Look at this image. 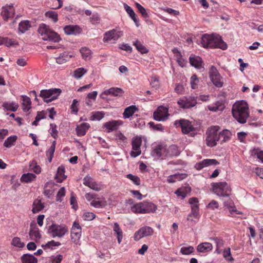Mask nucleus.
<instances>
[{"label": "nucleus", "instance_id": "obj_1", "mask_svg": "<svg viewBox=\"0 0 263 263\" xmlns=\"http://www.w3.org/2000/svg\"><path fill=\"white\" fill-rule=\"evenodd\" d=\"M200 42L204 48H218L225 50L228 47L227 44L219 35L205 34L202 36Z\"/></svg>", "mask_w": 263, "mask_h": 263}, {"label": "nucleus", "instance_id": "obj_2", "mask_svg": "<svg viewBox=\"0 0 263 263\" xmlns=\"http://www.w3.org/2000/svg\"><path fill=\"white\" fill-rule=\"evenodd\" d=\"M232 112L233 117L240 123H246L249 117L248 104L244 101L235 103L232 107Z\"/></svg>", "mask_w": 263, "mask_h": 263}, {"label": "nucleus", "instance_id": "obj_3", "mask_svg": "<svg viewBox=\"0 0 263 263\" xmlns=\"http://www.w3.org/2000/svg\"><path fill=\"white\" fill-rule=\"evenodd\" d=\"M38 32L44 41L56 43L59 42L61 40L60 35L57 32L51 30L48 26L44 24L40 25L38 29Z\"/></svg>", "mask_w": 263, "mask_h": 263}, {"label": "nucleus", "instance_id": "obj_4", "mask_svg": "<svg viewBox=\"0 0 263 263\" xmlns=\"http://www.w3.org/2000/svg\"><path fill=\"white\" fill-rule=\"evenodd\" d=\"M156 209L157 206L154 203L146 201L137 203L131 207L133 212L138 214L154 212Z\"/></svg>", "mask_w": 263, "mask_h": 263}, {"label": "nucleus", "instance_id": "obj_5", "mask_svg": "<svg viewBox=\"0 0 263 263\" xmlns=\"http://www.w3.org/2000/svg\"><path fill=\"white\" fill-rule=\"evenodd\" d=\"M212 186L213 192L217 196L227 197L231 194V189L226 182L213 183Z\"/></svg>", "mask_w": 263, "mask_h": 263}, {"label": "nucleus", "instance_id": "obj_6", "mask_svg": "<svg viewBox=\"0 0 263 263\" xmlns=\"http://www.w3.org/2000/svg\"><path fill=\"white\" fill-rule=\"evenodd\" d=\"M219 128L218 126H212L207 130L205 141L208 146L213 147L216 145L217 142L219 141L218 132Z\"/></svg>", "mask_w": 263, "mask_h": 263}, {"label": "nucleus", "instance_id": "obj_7", "mask_svg": "<svg viewBox=\"0 0 263 263\" xmlns=\"http://www.w3.org/2000/svg\"><path fill=\"white\" fill-rule=\"evenodd\" d=\"M61 92V90L59 88L44 89L41 91L40 96L43 98L45 102L49 103L57 99Z\"/></svg>", "mask_w": 263, "mask_h": 263}, {"label": "nucleus", "instance_id": "obj_8", "mask_svg": "<svg viewBox=\"0 0 263 263\" xmlns=\"http://www.w3.org/2000/svg\"><path fill=\"white\" fill-rule=\"evenodd\" d=\"M47 232L53 238L62 237L67 233L68 229L64 226L52 223L49 227Z\"/></svg>", "mask_w": 263, "mask_h": 263}, {"label": "nucleus", "instance_id": "obj_9", "mask_svg": "<svg viewBox=\"0 0 263 263\" xmlns=\"http://www.w3.org/2000/svg\"><path fill=\"white\" fill-rule=\"evenodd\" d=\"M209 74L211 81L216 87L221 88L223 86V78L214 66H211Z\"/></svg>", "mask_w": 263, "mask_h": 263}, {"label": "nucleus", "instance_id": "obj_10", "mask_svg": "<svg viewBox=\"0 0 263 263\" xmlns=\"http://www.w3.org/2000/svg\"><path fill=\"white\" fill-rule=\"evenodd\" d=\"M154 232V231L152 228L148 226H144L135 233L134 239L135 241H139L143 237L153 235Z\"/></svg>", "mask_w": 263, "mask_h": 263}, {"label": "nucleus", "instance_id": "obj_11", "mask_svg": "<svg viewBox=\"0 0 263 263\" xmlns=\"http://www.w3.org/2000/svg\"><path fill=\"white\" fill-rule=\"evenodd\" d=\"M122 35L123 32L122 31L112 29L104 34L103 41L104 42H109L112 41V43H115Z\"/></svg>", "mask_w": 263, "mask_h": 263}, {"label": "nucleus", "instance_id": "obj_12", "mask_svg": "<svg viewBox=\"0 0 263 263\" xmlns=\"http://www.w3.org/2000/svg\"><path fill=\"white\" fill-rule=\"evenodd\" d=\"M168 115L167 108L163 106H159L158 107L157 110L154 112L153 116L155 120L161 121L165 120Z\"/></svg>", "mask_w": 263, "mask_h": 263}, {"label": "nucleus", "instance_id": "obj_13", "mask_svg": "<svg viewBox=\"0 0 263 263\" xmlns=\"http://www.w3.org/2000/svg\"><path fill=\"white\" fill-rule=\"evenodd\" d=\"M142 144V140L141 138L135 137L132 140V149L133 151L130 152V156L132 157H136L141 154V151L140 150V146Z\"/></svg>", "mask_w": 263, "mask_h": 263}, {"label": "nucleus", "instance_id": "obj_14", "mask_svg": "<svg viewBox=\"0 0 263 263\" xmlns=\"http://www.w3.org/2000/svg\"><path fill=\"white\" fill-rule=\"evenodd\" d=\"M198 200L196 197H192L189 200V203L191 205L192 214L189 215L187 220H193L191 217L193 215L194 217L197 218L198 216L199 208L198 205Z\"/></svg>", "mask_w": 263, "mask_h": 263}, {"label": "nucleus", "instance_id": "obj_15", "mask_svg": "<svg viewBox=\"0 0 263 263\" xmlns=\"http://www.w3.org/2000/svg\"><path fill=\"white\" fill-rule=\"evenodd\" d=\"M81 235V228L78 223L74 222L71 231V240L73 242L77 244Z\"/></svg>", "mask_w": 263, "mask_h": 263}, {"label": "nucleus", "instance_id": "obj_16", "mask_svg": "<svg viewBox=\"0 0 263 263\" xmlns=\"http://www.w3.org/2000/svg\"><path fill=\"white\" fill-rule=\"evenodd\" d=\"M219 164V162L215 159H205L202 161L197 163L195 165V167L197 170H201L204 167L210 165H216Z\"/></svg>", "mask_w": 263, "mask_h": 263}, {"label": "nucleus", "instance_id": "obj_17", "mask_svg": "<svg viewBox=\"0 0 263 263\" xmlns=\"http://www.w3.org/2000/svg\"><path fill=\"white\" fill-rule=\"evenodd\" d=\"M1 14L4 20L6 21L9 18L13 17L14 14V9L13 5L3 7Z\"/></svg>", "mask_w": 263, "mask_h": 263}, {"label": "nucleus", "instance_id": "obj_18", "mask_svg": "<svg viewBox=\"0 0 263 263\" xmlns=\"http://www.w3.org/2000/svg\"><path fill=\"white\" fill-rule=\"evenodd\" d=\"M124 93V91L122 89L118 87H111L108 89L104 90L101 95V97L104 99L102 96L105 95H111L115 97H121Z\"/></svg>", "mask_w": 263, "mask_h": 263}, {"label": "nucleus", "instance_id": "obj_19", "mask_svg": "<svg viewBox=\"0 0 263 263\" xmlns=\"http://www.w3.org/2000/svg\"><path fill=\"white\" fill-rule=\"evenodd\" d=\"M195 130V128L191 122L189 120L182 119V133L185 134H190L191 136L194 135L191 132Z\"/></svg>", "mask_w": 263, "mask_h": 263}, {"label": "nucleus", "instance_id": "obj_20", "mask_svg": "<svg viewBox=\"0 0 263 263\" xmlns=\"http://www.w3.org/2000/svg\"><path fill=\"white\" fill-rule=\"evenodd\" d=\"M123 122L121 120H112L107 122L104 124V126L108 130V132L116 130L118 127L122 125Z\"/></svg>", "mask_w": 263, "mask_h": 263}, {"label": "nucleus", "instance_id": "obj_21", "mask_svg": "<svg viewBox=\"0 0 263 263\" xmlns=\"http://www.w3.org/2000/svg\"><path fill=\"white\" fill-rule=\"evenodd\" d=\"M166 147L165 145L160 144L156 147L152 152V155L154 157L159 158L161 156L166 154Z\"/></svg>", "mask_w": 263, "mask_h": 263}, {"label": "nucleus", "instance_id": "obj_22", "mask_svg": "<svg viewBox=\"0 0 263 263\" xmlns=\"http://www.w3.org/2000/svg\"><path fill=\"white\" fill-rule=\"evenodd\" d=\"M29 236L31 240L39 239L41 237V235L35 223H31L30 225Z\"/></svg>", "mask_w": 263, "mask_h": 263}, {"label": "nucleus", "instance_id": "obj_23", "mask_svg": "<svg viewBox=\"0 0 263 263\" xmlns=\"http://www.w3.org/2000/svg\"><path fill=\"white\" fill-rule=\"evenodd\" d=\"M81 30V29L77 25H67L64 28V31L67 35H77L80 33Z\"/></svg>", "mask_w": 263, "mask_h": 263}, {"label": "nucleus", "instance_id": "obj_24", "mask_svg": "<svg viewBox=\"0 0 263 263\" xmlns=\"http://www.w3.org/2000/svg\"><path fill=\"white\" fill-rule=\"evenodd\" d=\"M212 244L208 242L200 243L197 247V250L200 253H206L212 251Z\"/></svg>", "mask_w": 263, "mask_h": 263}, {"label": "nucleus", "instance_id": "obj_25", "mask_svg": "<svg viewBox=\"0 0 263 263\" xmlns=\"http://www.w3.org/2000/svg\"><path fill=\"white\" fill-rule=\"evenodd\" d=\"M189 61L191 65L197 69L203 67L202 59L198 56L192 55L190 57Z\"/></svg>", "mask_w": 263, "mask_h": 263}, {"label": "nucleus", "instance_id": "obj_26", "mask_svg": "<svg viewBox=\"0 0 263 263\" xmlns=\"http://www.w3.org/2000/svg\"><path fill=\"white\" fill-rule=\"evenodd\" d=\"M124 8L125 10H126V12L129 14V16L131 17V18L133 20L134 23H135V25L137 27H139L140 24L139 23V20L137 17V15L134 12L133 9L129 6L126 4H124Z\"/></svg>", "mask_w": 263, "mask_h": 263}, {"label": "nucleus", "instance_id": "obj_27", "mask_svg": "<svg viewBox=\"0 0 263 263\" xmlns=\"http://www.w3.org/2000/svg\"><path fill=\"white\" fill-rule=\"evenodd\" d=\"M231 136V133L229 130H223L218 134L219 141L221 143L226 142L230 139Z\"/></svg>", "mask_w": 263, "mask_h": 263}, {"label": "nucleus", "instance_id": "obj_28", "mask_svg": "<svg viewBox=\"0 0 263 263\" xmlns=\"http://www.w3.org/2000/svg\"><path fill=\"white\" fill-rule=\"evenodd\" d=\"M31 27V23L29 21L25 20L21 21L18 25V31L21 33H24L28 30Z\"/></svg>", "mask_w": 263, "mask_h": 263}, {"label": "nucleus", "instance_id": "obj_29", "mask_svg": "<svg viewBox=\"0 0 263 263\" xmlns=\"http://www.w3.org/2000/svg\"><path fill=\"white\" fill-rule=\"evenodd\" d=\"M113 231L114 234L116 235L118 242L120 244L123 238V232L117 222L114 223L113 226Z\"/></svg>", "mask_w": 263, "mask_h": 263}, {"label": "nucleus", "instance_id": "obj_30", "mask_svg": "<svg viewBox=\"0 0 263 263\" xmlns=\"http://www.w3.org/2000/svg\"><path fill=\"white\" fill-rule=\"evenodd\" d=\"M72 57V55L69 54L67 52L64 51L61 53L59 57L57 58L56 61L58 64H64L69 60Z\"/></svg>", "mask_w": 263, "mask_h": 263}, {"label": "nucleus", "instance_id": "obj_31", "mask_svg": "<svg viewBox=\"0 0 263 263\" xmlns=\"http://www.w3.org/2000/svg\"><path fill=\"white\" fill-rule=\"evenodd\" d=\"M89 124L87 123H83L76 128L78 136H82L85 135L86 130L89 128Z\"/></svg>", "mask_w": 263, "mask_h": 263}, {"label": "nucleus", "instance_id": "obj_32", "mask_svg": "<svg viewBox=\"0 0 263 263\" xmlns=\"http://www.w3.org/2000/svg\"><path fill=\"white\" fill-rule=\"evenodd\" d=\"M197 101L194 98L185 99V100H182V108H190L195 106Z\"/></svg>", "mask_w": 263, "mask_h": 263}, {"label": "nucleus", "instance_id": "obj_33", "mask_svg": "<svg viewBox=\"0 0 263 263\" xmlns=\"http://www.w3.org/2000/svg\"><path fill=\"white\" fill-rule=\"evenodd\" d=\"M137 110L138 108L135 105H131L127 107L125 109L123 114V117L125 119L129 118V117H132Z\"/></svg>", "mask_w": 263, "mask_h": 263}, {"label": "nucleus", "instance_id": "obj_34", "mask_svg": "<svg viewBox=\"0 0 263 263\" xmlns=\"http://www.w3.org/2000/svg\"><path fill=\"white\" fill-rule=\"evenodd\" d=\"M2 107L6 110H11L12 111H15L17 110L18 105L15 102H4L2 104Z\"/></svg>", "mask_w": 263, "mask_h": 263}, {"label": "nucleus", "instance_id": "obj_35", "mask_svg": "<svg viewBox=\"0 0 263 263\" xmlns=\"http://www.w3.org/2000/svg\"><path fill=\"white\" fill-rule=\"evenodd\" d=\"M179 154V150L178 147L175 145H171L167 149H166V156H176Z\"/></svg>", "mask_w": 263, "mask_h": 263}, {"label": "nucleus", "instance_id": "obj_36", "mask_svg": "<svg viewBox=\"0 0 263 263\" xmlns=\"http://www.w3.org/2000/svg\"><path fill=\"white\" fill-rule=\"evenodd\" d=\"M22 263H37V259L33 255L28 254H24L22 257Z\"/></svg>", "mask_w": 263, "mask_h": 263}, {"label": "nucleus", "instance_id": "obj_37", "mask_svg": "<svg viewBox=\"0 0 263 263\" xmlns=\"http://www.w3.org/2000/svg\"><path fill=\"white\" fill-rule=\"evenodd\" d=\"M22 98H23V103L22 104L23 106V110L24 111L27 112L30 109L31 107L30 99L26 96H22Z\"/></svg>", "mask_w": 263, "mask_h": 263}, {"label": "nucleus", "instance_id": "obj_38", "mask_svg": "<svg viewBox=\"0 0 263 263\" xmlns=\"http://www.w3.org/2000/svg\"><path fill=\"white\" fill-rule=\"evenodd\" d=\"M36 177L35 174L28 173L23 174L21 178V180L22 182L29 183L33 181Z\"/></svg>", "mask_w": 263, "mask_h": 263}, {"label": "nucleus", "instance_id": "obj_39", "mask_svg": "<svg viewBox=\"0 0 263 263\" xmlns=\"http://www.w3.org/2000/svg\"><path fill=\"white\" fill-rule=\"evenodd\" d=\"M82 58L85 61L89 60L91 58V52L86 47L81 48L80 50Z\"/></svg>", "mask_w": 263, "mask_h": 263}, {"label": "nucleus", "instance_id": "obj_40", "mask_svg": "<svg viewBox=\"0 0 263 263\" xmlns=\"http://www.w3.org/2000/svg\"><path fill=\"white\" fill-rule=\"evenodd\" d=\"M65 168L63 166H59L58 168L56 178L58 182H62L66 179V176L64 175Z\"/></svg>", "mask_w": 263, "mask_h": 263}, {"label": "nucleus", "instance_id": "obj_41", "mask_svg": "<svg viewBox=\"0 0 263 263\" xmlns=\"http://www.w3.org/2000/svg\"><path fill=\"white\" fill-rule=\"evenodd\" d=\"M17 139V137L15 135L11 136L7 138V139L5 141L4 143V146L6 147L9 148L11 146L14 145L15 142H16Z\"/></svg>", "mask_w": 263, "mask_h": 263}, {"label": "nucleus", "instance_id": "obj_42", "mask_svg": "<svg viewBox=\"0 0 263 263\" xmlns=\"http://www.w3.org/2000/svg\"><path fill=\"white\" fill-rule=\"evenodd\" d=\"M44 206L41 203L40 200H35L33 203V208L32 211L33 213H38L41 211L44 208Z\"/></svg>", "mask_w": 263, "mask_h": 263}, {"label": "nucleus", "instance_id": "obj_43", "mask_svg": "<svg viewBox=\"0 0 263 263\" xmlns=\"http://www.w3.org/2000/svg\"><path fill=\"white\" fill-rule=\"evenodd\" d=\"M95 199L90 202V205L95 208H100L104 207L106 205V202L103 200Z\"/></svg>", "mask_w": 263, "mask_h": 263}, {"label": "nucleus", "instance_id": "obj_44", "mask_svg": "<svg viewBox=\"0 0 263 263\" xmlns=\"http://www.w3.org/2000/svg\"><path fill=\"white\" fill-rule=\"evenodd\" d=\"M133 45L135 46L138 51L142 54L146 53L148 51V49H147L146 48L144 45H143L140 41L138 40L135 42Z\"/></svg>", "mask_w": 263, "mask_h": 263}, {"label": "nucleus", "instance_id": "obj_45", "mask_svg": "<svg viewBox=\"0 0 263 263\" xmlns=\"http://www.w3.org/2000/svg\"><path fill=\"white\" fill-rule=\"evenodd\" d=\"M224 108V105L219 102H217L215 104L208 106V109L210 111H217L218 110H222Z\"/></svg>", "mask_w": 263, "mask_h": 263}, {"label": "nucleus", "instance_id": "obj_46", "mask_svg": "<svg viewBox=\"0 0 263 263\" xmlns=\"http://www.w3.org/2000/svg\"><path fill=\"white\" fill-rule=\"evenodd\" d=\"M199 80L197 78V76L196 74H193L190 80V84L191 85V87L193 89H195L198 87V84L199 83Z\"/></svg>", "mask_w": 263, "mask_h": 263}, {"label": "nucleus", "instance_id": "obj_47", "mask_svg": "<svg viewBox=\"0 0 263 263\" xmlns=\"http://www.w3.org/2000/svg\"><path fill=\"white\" fill-rule=\"evenodd\" d=\"M87 70L84 68H79L74 71V77L77 79L81 78L86 72Z\"/></svg>", "mask_w": 263, "mask_h": 263}, {"label": "nucleus", "instance_id": "obj_48", "mask_svg": "<svg viewBox=\"0 0 263 263\" xmlns=\"http://www.w3.org/2000/svg\"><path fill=\"white\" fill-rule=\"evenodd\" d=\"M45 16L51 18L54 23H56L58 20V13L53 11H48L46 12Z\"/></svg>", "mask_w": 263, "mask_h": 263}, {"label": "nucleus", "instance_id": "obj_49", "mask_svg": "<svg viewBox=\"0 0 263 263\" xmlns=\"http://www.w3.org/2000/svg\"><path fill=\"white\" fill-rule=\"evenodd\" d=\"M222 255L227 261H231L233 260V258L231 255V250L230 248H228L223 251Z\"/></svg>", "mask_w": 263, "mask_h": 263}, {"label": "nucleus", "instance_id": "obj_50", "mask_svg": "<svg viewBox=\"0 0 263 263\" xmlns=\"http://www.w3.org/2000/svg\"><path fill=\"white\" fill-rule=\"evenodd\" d=\"M172 52L174 54V60L181 66V54L179 50L177 48H174L172 49Z\"/></svg>", "mask_w": 263, "mask_h": 263}, {"label": "nucleus", "instance_id": "obj_51", "mask_svg": "<svg viewBox=\"0 0 263 263\" xmlns=\"http://www.w3.org/2000/svg\"><path fill=\"white\" fill-rule=\"evenodd\" d=\"M104 113L102 111H95L92 112L90 118L91 120H100L104 117Z\"/></svg>", "mask_w": 263, "mask_h": 263}, {"label": "nucleus", "instance_id": "obj_52", "mask_svg": "<svg viewBox=\"0 0 263 263\" xmlns=\"http://www.w3.org/2000/svg\"><path fill=\"white\" fill-rule=\"evenodd\" d=\"M151 85L152 88L156 89H158L160 87L159 80V78L156 76H153L151 78Z\"/></svg>", "mask_w": 263, "mask_h": 263}, {"label": "nucleus", "instance_id": "obj_53", "mask_svg": "<svg viewBox=\"0 0 263 263\" xmlns=\"http://www.w3.org/2000/svg\"><path fill=\"white\" fill-rule=\"evenodd\" d=\"M126 177L128 179L132 181L136 185H139L140 184V179L138 176L129 174L127 175Z\"/></svg>", "mask_w": 263, "mask_h": 263}, {"label": "nucleus", "instance_id": "obj_54", "mask_svg": "<svg viewBox=\"0 0 263 263\" xmlns=\"http://www.w3.org/2000/svg\"><path fill=\"white\" fill-rule=\"evenodd\" d=\"M135 5L139 11L144 17L147 18L149 16L146 9L138 3H136Z\"/></svg>", "mask_w": 263, "mask_h": 263}, {"label": "nucleus", "instance_id": "obj_55", "mask_svg": "<svg viewBox=\"0 0 263 263\" xmlns=\"http://www.w3.org/2000/svg\"><path fill=\"white\" fill-rule=\"evenodd\" d=\"M14 41L11 39H9L7 37H0V45L4 44L7 47H9L14 44Z\"/></svg>", "mask_w": 263, "mask_h": 263}, {"label": "nucleus", "instance_id": "obj_56", "mask_svg": "<svg viewBox=\"0 0 263 263\" xmlns=\"http://www.w3.org/2000/svg\"><path fill=\"white\" fill-rule=\"evenodd\" d=\"M11 244L14 246L17 247L19 248H23L25 246V243L21 241V239L18 237H14L12 240Z\"/></svg>", "mask_w": 263, "mask_h": 263}, {"label": "nucleus", "instance_id": "obj_57", "mask_svg": "<svg viewBox=\"0 0 263 263\" xmlns=\"http://www.w3.org/2000/svg\"><path fill=\"white\" fill-rule=\"evenodd\" d=\"M191 188L188 185L182 186V199L184 198L188 194L190 193Z\"/></svg>", "mask_w": 263, "mask_h": 263}, {"label": "nucleus", "instance_id": "obj_58", "mask_svg": "<svg viewBox=\"0 0 263 263\" xmlns=\"http://www.w3.org/2000/svg\"><path fill=\"white\" fill-rule=\"evenodd\" d=\"M65 195V190L64 187H61L58 191L57 195L56 200L57 201L61 202L62 201V197Z\"/></svg>", "mask_w": 263, "mask_h": 263}, {"label": "nucleus", "instance_id": "obj_59", "mask_svg": "<svg viewBox=\"0 0 263 263\" xmlns=\"http://www.w3.org/2000/svg\"><path fill=\"white\" fill-rule=\"evenodd\" d=\"M194 249L193 247H182V254L189 255L194 252Z\"/></svg>", "mask_w": 263, "mask_h": 263}, {"label": "nucleus", "instance_id": "obj_60", "mask_svg": "<svg viewBox=\"0 0 263 263\" xmlns=\"http://www.w3.org/2000/svg\"><path fill=\"white\" fill-rule=\"evenodd\" d=\"M83 217L85 220L90 221L93 220L96 217V215L92 212H85Z\"/></svg>", "mask_w": 263, "mask_h": 263}, {"label": "nucleus", "instance_id": "obj_61", "mask_svg": "<svg viewBox=\"0 0 263 263\" xmlns=\"http://www.w3.org/2000/svg\"><path fill=\"white\" fill-rule=\"evenodd\" d=\"M50 134L51 136L56 139L58 137V130H57V125L54 124H50Z\"/></svg>", "mask_w": 263, "mask_h": 263}, {"label": "nucleus", "instance_id": "obj_62", "mask_svg": "<svg viewBox=\"0 0 263 263\" xmlns=\"http://www.w3.org/2000/svg\"><path fill=\"white\" fill-rule=\"evenodd\" d=\"M151 128L154 130L158 131H163L164 130L163 127L160 124H155L154 122H151L148 123Z\"/></svg>", "mask_w": 263, "mask_h": 263}, {"label": "nucleus", "instance_id": "obj_63", "mask_svg": "<svg viewBox=\"0 0 263 263\" xmlns=\"http://www.w3.org/2000/svg\"><path fill=\"white\" fill-rule=\"evenodd\" d=\"M85 198L88 201L91 202L92 200L95 199H99L100 198L95 194L86 193L85 194Z\"/></svg>", "mask_w": 263, "mask_h": 263}, {"label": "nucleus", "instance_id": "obj_64", "mask_svg": "<svg viewBox=\"0 0 263 263\" xmlns=\"http://www.w3.org/2000/svg\"><path fill=\"white\" fill-rule=\"evenodd\" d=\"M78 101L76 99H74L72 101V103L71 105L70 108L71 109L72 112H73L77 114L78 111Z\"/></svg>", "mask_w": 263, "mask_h": 263}]
</instances>
